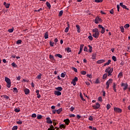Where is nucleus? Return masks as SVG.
<instances>
[{
    "label": "nucleus",
    "instance_id": "f257e3e1",
    "mask_svg": "<svg viewBox=\"0 0 130 130\" xmlns=\"http://www.w3.org/2000/svg\"><path fill=\"white\" fill-rule=\"evenodd\" d=\"M113 72V68L111 67H108L105 70V73L108 74V77L112 76V73Z\"/></svg>",
    "mask_w": 130,
    "mask_h": 130
},
{
    "label": "nucleus",
    "instance_id": "f03ea898",
    "mask_svg": "<svg viewBox=\"0 0 130 130\" xmlns=\"http://www.w3.org/2000/svg\"><path fill=\"white\" fill-rule=\"evenodd\" d=\"M92 32H93L94 34H93V36L94 37V38H98L99 37V35H100V32H99V29L98 28H94L92 30Z\"/></svg>",
    "mask_w": 130,
    "mask_h": 130
},
{
    "label": "nucleus",
    "instance_id": "7ed1b4c3",
    "mask_svg": "<svg viewBox=\"0 0 130 130\" xmlns=\"http://www.w3.org/2000/svg\"><path fill=\"white\" fill-rule=\"evenodd\" d=\"M121 86V87H124L123 89L124 91H125L128 87V84H127V83H122Z\"/></svg>",
    "mask_w": 130,
    "mask_h": 130
},
{
    "label": "nucleus",
    "instance_id": "20e7f679",
    "mask_svg": "<svg viewBox=\"0 0 130 130\" xmlns=\"http://www.w3.org/2000/svg\"><path fill=\"white\" fill-rule=\"evenodd\" d=\"M114 110L115 112H118V113H121L122 112V110L119 108H114Z\"/></svg>",
    "mask_w": 130,
    "mask_h": 130
},
{
    "label": "nucleus",
    "instance_id": "39448f33",
    "mask_svg": "<svg viewBox=\"0 0 130 130\" xmlns=\"http://www.w3.org/2000/svg\"><path fill=\"white\" fill-rule=\"evenodd\" d=\"M98 22H102V19L98 17H96L94 19V23H95V24H98Z\"/></svg>",
    "mask_w": 130,
    "mask_h": 130
},
{
    "label": "nucleus",
    "instance_id": "423d86ee",
    "mask_svg": "<svg viewBox=\"0 0 130 130\" xmlns=\"http://www.w3.org/2000/svg\"><path fill=\"white\" fill-rule=\"evenodd\" d=\"M92 107L94 109H99V108H100V104L99 103H96V105L93 106Z\"/></svg>",
    "mask_w": 130,
    "mask_h": 130
},
{
    "label": "nucleus",
    "instance_id": "0eeeda50",
    "mask_svg": "<svg viewBox=\"0 0 130 130\" xmlns=\"http://www.w3.org/2000/svg\"><path fill=\"white\" fill-rule=\"evenodd\" d=\"M119 6L123 8V9H125V10H127V11H128L129 10V9L126 8V6L125 5H123V3H120Z\"/></svg>",
    "mask_w": 130,
    "mask_h": 130
},
{
    "label": "nucleus",
    "instance_id": "6e6552de",
    "mask_svg": "<svg viewBox=\"0 0 130 130\" xmlns=\"http://www.w3.org/2000/svg\"><path fill=\"white\" fill-rule=\"evenodd\" d=\"M63 122H65L66 125H69V124H70V122H71V121H70L69 119H66L63 120Z\"/></svg>",
    "mask_w": 130,
    "mask_h": 130
},
{
    "label": "nucleus",
    "instance_id": "1a4fd4ad",
    "mask_svg": "<svg viewBox=\"0 0 130 130\" xmlns=\"http://www.w3.org/2000/svg\"><path fill=\"white\" fill-rule=\"evenodd\" d=\"M83 47H84V44L81 45L79 51L78 52V54H81V53L83 51Z\"/></svg>",
    "mask_w": 130,
    "mask_h": 130
},
{
    "label": "nucleus",
    "instance_id": "9d476101",
    "mask_svg": "<svg viewBox=\"0 0 130 130\" xmlns=\"http://www.w3.org/2000/svg\"><path fill=\"white\" fill-rule=\"evenodd\" d=\"M46 119L47 123H52V121H51L50 117H47Z\"/></svg>",
    "mask_w": 130,
    "mask_h": 130
},
{
    "label": "nucleus",
    "instance_id": "9b49d317",
    "mask_svg": "<svg viewBox=\"0 0 130 130\" xmlns=\"http://www.w3.org/2000/svg\"><path fill=\"white\" fill-rule=\"evenodd\" d=\"M103 62H105L104 59L99 60L96 61V63H98V64H101V63H103Z\"/></svg>",
    "mask_w": 130,
    "mask_h": 130
},
{
    "label": "nucleus",
    "instance_id": "f8f14e48",
    "mask_svg": "<svg viewBox=\"0 0 130 130\" xmlns=\"http://www.w3.org/2000/svg\"><path fill=\"white\" fill-rule=\"evenodd\" d=\"M54 95H56L57 96H60V95H61V92L58 91H55Z\"/></svg>",
    "mask_w": 130,
    "mask_h": 130
},
{
    "label": "nucleus",
    "instance_id": "ddd939ff",
    "mask_svg": "<svg viewBox=\"0 0 130 130\" xmlns=\"http://www.w3.org/2000/svg\"><path fill=\"white\" fill-rule=\"evenodd\" d=\"M5 82H6V83H7V84L9 83H11V79H10V78H8V77H5Z\"/></svg>",
    "mask_w": 130,
    "mask_h": 130
},
{
    "label": "nucleus",
    "instance_id": "4468645a",
    "mask_svg": "<svg viewBox=\"0 0 130 130\" xmlns=\"http://www.w3.org/2000/svg\"><path fill=\"white\" fill-rule=\"evenodd\" d=\"M113 82V80L112 79H109V80L106 82V84H108L109 85H110V84H112Z\"/></svg>",
    "mask_w": 130,
    "mask_h": 130
},
{
    "label": "nucleus",
    "instance_id": "2eb2a0df",
    "mask_svg": "<svg viewBox=\"0 0 130 130\" xmlns=\"http://www.w3.org/2000/svg\"><path fill=\"white\" fill-rule=\"evenodd\" d=\"M76 27L77 29L78 33H80V32H81V28H80V25H79V24H77L76 25Z\"/></svg>",
    "mask_w": 130,
    "mask_h": 130
},
{
    "label": "nucleus",
    "instance_id": "dca6fc26",
    "mask_svg": "<svg viewBox=\"0 0 130 130\" xmlns=\"http://www.w3.org/2000/svg\"><path fill=\"white\" fill-rule=\"evenodd\" d=\"M24 91L25 95H28V94L30 93V90L28 88H26Z\"/></svg>",
    "mask_w": 130,
    "mask_h": 130
},
{
    "label": "nucleus",
    "instance_id": "f3484780",
    "mask_svg": "<svg viewBox=\"0 0 130 130\" xmlns=\"http://www.w3.org/2000/svg\"><path fill=\"white\" fill-rule=\"evenodd\" d=\"M110 62H111V60H108V62L104 64V67H106V66H109V64H110Z\"/></svg>",
    "mask_w": 130,
    "mask_h": 130
},
{
    "label": "nucleus",
    "instance_id": "a211bd4d",
    "mask_svg": "<svg viewBox=\"0 0 130 130\" xmlns=\"http://www.w3.org/2000/svg\"><path fill=\"white\" fill-rule=\"evenodd\" d=\"M55 90H57V91H58L59 92H60V91H62L63 88L61 87V86L56 87L55 88Z\"/></svg>",
    "mask_w": 130,
    "mask_h": 130
},
{
    "label": "nucleus",
    "instance_id": "6ab92c4d",
    "mask_svg": "<svg viewBox=\"0 0 130 130\" xmlns=\"http://www.w3.org/2000/svg\"><path fill=\"white\" fill-rule=\"evenodd\" d=\"M49 58L52 60V61H54V60H55V59H54V57L51 54L49 55Z\"/></svg>",
    "mask_w": 130,
    "mask_h": 130
},
{
    "label": "nucleus",
    "instance_id": "aec40b11",
    "mask_svg": "<svg viewBox=\"0 0 130 130\" xmlns=\"http://www.w3.org/2000/svg\"><path fill=\"white\" fill-rule=\"evenodd\" d=\"M96 53H92V59H96Z\"/></svg>",
    "mask_w": 130,
    "mask_h": 130
},
{
    "label": "nucleus",
    "instance_id": "412c9836",
    "mask_svg": "<svg viewBox=\"0 0 130 130\" xmlns=\"http://www.w3.org/2000/svg\"><path fill=\"white\" fill-rule=\"evenodd\" d=\"M61 111H62V108H59V109L56 110V112L57 114H59Z\"/></svg>",
    "mask_w": 130,
    "mask_h": 130
},
{
    "label": "nucleus",
    "instance_id": "4be33fe9",
    "mask_svg": "<svg viewBox=\"0 0 130 130\" xmlns=\"http://www.w3.org/2000/svg\"><path fill=\"white\" fill-rule=\"evenodd\" d=\"M46 5L47 7L48 8H49V9H50V8H51V5H50V3H49V2H47L46 3Z\"/></svg>",
    "mask_w": 130,
    "mask_h": 130
},
{
    "label": "nucleus",
    "instance_id": "5701e85b",
    "mask_svg": "<svg viewBox=\"0 0 130 130\" xmlns=\"http://www.w3.org/2000/svg\"><path fill=\"white\" fill-rule=\"evenodd\" d=\"M67 50V52L69 53V52H72V49L70 47H68L65 49Z\"/></svg>",
    "mask_w": 130,
    "mask_h": 130
},
{
    "label": "nucleus",
    "instance_id": "b1692460",
    "mask_svg": "<svg viewBox=\"0 0 130 130\" xmlns=\"http://www.w3.org/2000/svg\"><path fill=\"white\" fill-rule=\"evenodd\" d=\"M55 56L56 57H59V58H62V55H61L60 54H56L55 55Z\"/></svg>",
    "mask_w": 130,
    "mask_h": 130
},
{
    "label": "nucleus",
    "instance_id": "393cba45",
    "mask_svg": "<svg viewBox=\"0 0 130 130\" xmlns=\"http://www.w3.org/2000/svg\"><path fill=\"white\" fill-rule=\"evenodd\" d=\"M120 29L121 32H122V33H124V28L122 26H121L120 27Z\"/></svg>",
    "mask_w": 130,
    "mask_h": 130
},
{
    "label": "nucleus",
    "instance_id": "a878e982",
    "mask_svg": "<svg viewBox=\"0 0 130 130\" xmlns=\"http://www.w3.org/2000/svg\"><path fill=\"white\" fill-rule=\"evenodd\" d=\"M44 38H45V39H47V38H48V32H46L45 33Z\"/></svg>",
    "mask_w": 130,
    "mask_h": 130
},
{
    "label": "nucleus",
    "instance_id": "bb28decb",
    "mask_svg": "<svg viewBox=\"0 0 130 130\" xmlns=\"http://www.w3.org/2000/svg\"><path fill=\"white\" fill-rule=\"evenodd\" d=\"M80 97L81 99V100H82V101H86V100L84 99V98L83 97V94H82V93L80 92Z\"/></svg>",
    "mask_w": 130,
    "mask_h": 130
},
{
    "label": "nucleus",
    "instance_id": "cd10ccee",
    "mask_svg": "<svg viewBox=\"0 0 130 130\" xmlns=\"http://www.w3.org/2000/svg\"><path fill=\"white\" fill-rule=\"evenodd\" d=\"M107 76H108V74H107V73L104 74L103 75V80L106 79V78H107Z\"/></svg>",
    "mask_w": 130,
    "mask_h": 130
},
{
    "label": "nucleus",
    "instance_id": "c85d7f7f",
    "mask_svg": "<svg viewBox=\"0 0 130 130\" xmlns=\"http://www.w3.org/2000/svg\"><path fill=\"white\" fill-rule=\"evenodd\" d=\"M124 28L125 29H127V28H129V24H126L124 26Z\"/></svg>",
    "mask_w": 130,
    "mask_h": 130
},
{
    "label": "nucleus",
    "instance_id": "c756f323",
    "mask_svg": "<svg viewBox=\"0 0 130 130\" xmlns=\"http://www.w3.org/2000/svg\"><path fill=\"white\" fill-rule=\"evenodd\" d=\"M11 66L13 67V68H18V66L15 63V62H13L11 64Z\"/></svg>",
    "mask_w": 130,
    "mask_h": 130
},
{
    "label": "nucleus",
    "instance_id": "7c9ffc66",
    "mask_svg": "<svg viewBox=\"0 0 130 130\" xmlns=\"http://www.w3.org/2000/svg\"><path fill=\"white\" fill-rule=\"evenodd\" d=\"M62 14H63V11H62V10H61L59 13V17H61L62 16Z\"/></svg>",
    "mask_w": 130,
    "mask_h": 130
},
{
    "label": "nucleus",
    "instance_id": "2f4dec72",
    "mask_svg": "<svg viewBox=\"0 0 130 130\" xmlns=\"http://www.w3.org/2000/svg\"><path fill=\"white\" fill-rule=\"evenodd\" d=\"M123 76V74H122V72H120L118 74V78H121Z\"/></svg>",
    "mask_w": 130,
    "mask_h": 130
},
{
    "label": "nucleus",
    "instance_id": "473e14b6",
    "mask_svg": "<svg viewBox=\"0 0 130 130\" xmlns=\"http://www.w3.org/2000/svg\"><path fill=\"white\" fill-rule=\"evenodd\" d=\"M66 126H67V125H64V124H61L60 125V127L61 128H66Z\"/></svg>",
    "mask_w": 130,
    "mask_h": 130
},
{
    "label": "nucleus",
    "instance_id": "72a5a7b5",
    "mask_svg": "<svg viewBox=\"0 0 130 130\" xmlns=\"http://www.w3.org/2000/svg\"><path fill=\"white\" fill-rule=\"evenodd\" d=\"M101 33L102 34H104V33H105V28L103 27L102 28Z\"/></svg>",
    "mask_w": 130,
    "mask_h": 130
},
{
    "label": "nucleus",
    "instance_id": "f704fd0d",
    "mask_svg": "<svg viewBox=\"0 0 130 130\" xmlns=\"http://www.w3.org/2000/svg\"><path fill=\"white\" fill-rule=\"evenodd\" d=\"M41 74H39V75L37 77V79H38V80H41Z\"/></svg>",
    "mask_w": 130,
    "mask_h": 130
},
{
    "label": "nucleus",
    "instance_id": "c9c22d12",
    "mask_svg": "<svg viewBox=\"0 0 130 130\" xmlns=\"http://www.w3.org/2000/svg\"><path fill=\"white\" fill-rule=\"evenodd\" d=\"M88 47H89V52H92V46H91V45H88Z\"/></svg>",
    "mask_w": 130,
    "mask_h": 130
},
{
    "label": "nucleus",
    "instance_id": "e433bc0d",
    "mask_svg": "<svg viewBox=\"0 0 130 130\" xmlns=\"http://www.w3.org/2000/svg\"><path fill=\"white\" fill-rule=\"evenodd\" d=\"M61 78H64V77H66V72L61 73Z\"/></svg>",
    "mask_w": 130,
    "mask_h": 130
},
{
    "label": "nucleus",
    "instance_id": "4c0bfd02",
    "mask_svg": "<svg viewBox=\"0 0 130 130\" xmlns=\"http://www.w3.org/2000/svg\"><path fill=\"white\" fill-rule=\"evenodd\" d=\"M112 58L113 60H114V61H116V60H117V59H116V57H115V56H113L112 57Z\"/></svg>",
    "mask_w": 130,
    "mask_h": 130
},
{
    "label": "nucleus",
    "instance_id": "58836bf2",
    "mask_svg": "<svg viewBox=\"0 0 130 130\" xmlns=\"http://www.w3.org/2000/svg\"><path fill=\"white\" fill-rule=\"evenodd\" d=\"M21 43H22V40H18L16 42V44H21Z\"/></svg>",
    "mask_w": 130,
    "mask_h": 130
},
{
    "label": "nucleus",
    "instance_id": "ea45409f",
    "mask_svg": "<svg viewBox=\"0 0 130 130\" xmlns=\"http://www.w3.org/2000/svg\"><path fill=\"white\" fill-rule=\"evenodd\" d=\"M70 29L69 27H66L65 30H64V32L65 33H68L69 32V30Z\"/></svg>",
    "mask_w": 130,
    "mask_h": 130
},
{
    "label": "nucleus",
    "instance_id": "a19ab883",
    "mask_svg": "<svg viewBox=\"0 0 130 130\" xmlns=\"http://www.w3.org/2000/svg\"><path fill=\"white\" fill-rule=\"evenodd\" d=\"M8 32H9V33H13V32H14V28L9 29Z\"/></svg>",
    "mask_w": 130,
    "mask_h": 130
},
{
    "label": "nucleus",
    "instance_id": "79ce46f5",
    "mask_svg": "<svg viewBox=\"0 0 130 130\" xmlns=\"http://www.w3.org/2000/svg\"><path fill=\"white\" fill-rule=\"evenodd\" d=\"M50 46L53 47L54 45V42L50 41Z\"/></svg>",
    "mask_w": 130,
    "mask_h": 130
},
{
    "label": "nucleus",
    "instance_id": "37998d69",
    "mask_svg": "<svg viewBox=\"0 0 130 130\" xmlns=\"http://www.w3.org/2000/svg\"><path fill=\"white\" fill-rule=\"evenodd\" d=\"M14 111H15V112H20V108L15 109Z\"/></svg>",
    "mask_w": 130,
    "mask_h": 130
},
{
    "label": "nucleus",
    "instance_id": "c03bdc74",
    "mask_svg": "<svg viewBox=\"0 0 130 130\" xmlns=\"http://www.w3.org/2000/svg\"><path fill=\"white\" fill-rule=\"evenodd\" d=\"M18 129V126H14L12 128V130H17Z\"/></svg>",
    "mask_w": 130,
    "mask_h": 130
},
{
    "label": "nucleus",
    "instance_id": "a18cd8bd",
    "mask_svg": "<svg viewBox=\"0 0 130 130\" xmlns=\"http://www.w3.org/2000/svg\"><path fill=\"white\" fill-rule=\"evenodd\" d=\"M41 118H42V115H38L37 116V119H41Z\"/></svg>",
    "mask_w": 130,
    "mask_h": 130
},
{
    "label": "nucleus",
    "instance_id": "49530a36",
    "mask_svg": "<svg viewBox=\"0 0 130 130\" xmlns=\"http://www.w3.org/2000/svg\"><path fill=\"white\" fill-rule=\"evenodd\" d=\"M73 82H78V77H75L74 79H73Z\"/></svg>",
    "mask_w": 130,
    "mask_h": 130
},
{
    "label": "nucleus",
    "instance_id": "de8ad7c7",
    "mask_svg": "<svg viewBox=\"0 0 130 130\" xmlns=\"http://www.w3.org/2000/svg\"><path fill=\"white\" fill-rule=\"evenodd\" d=\"M94 83L95 84H100V80L97 79Z\"/></svg>",
    "mask_w": 130,
    "mask_h": 130
},
{
    "label": "nucleus",
    "instance_id": "09e8293b",
    "mask_svg": "<svg viewBox=\"0 0 130 130\" xmlns=\"http://www.w3.org/2000/svg\"><path fill=\"white\" fill-rule=\"evenodd\" d=\"M72 70H73L74 72H75V73H77V72H78V69H77V68H76L73 67V68H72Z\"/></svg>",
    "mask_w": 130,
    "mask_h": 130
},
{
    "label": "nucleus",
    "instance_id": "8fccbe9b",
    "mask_svg": "<svg viewBox=\"0 0 130 130\" xmlns=\"http://www.w3.org/2000/svg\"><path fill=\"white\" fill-rule=\"evenodd\" d=\"M17 123L18 124H22L23 123V122H22V121L19 120L18 121H17Z\"/></svg>",
    "mask_w": 130,
    "mask_h": 130
},
{
    "label": "nucleus",
    "instance_id": "3c124183",
    "mask_svg": "<svg viewBox=\"0 0 130 130\" xmlns=\"http://www.w3.org/2000/svg\"><path fill=\"white\" fill-rule=\"evenodd\" d=\"M2 97H4V98H5L6 99H9L10 98V97L7 96V95H2Z\"/></svg>",
    "mask_w": 130,
    "mask_h": 130
},
{
    "label": "nucleus",
    "instance_id": "603ef678",
    "mask_svg": "<svg viewBox=\"0 0 130 130\" xmlns=\"http://www.w3.org/2000/svg\"><path fill=\"white\" fill-rule=\"evenodd\" d=\"M111 107V106H110V104H108L107 105V108L108 110H109L110 109V108Z\"/></svg>",
    "mask_w": 130,
    "mask_h": 130
},
{
    "label": "nucleus",
    "instance_id": "864d4df0",
    "mask_svg": "<svg viewBox=\"0 0 130 130\" xmlns=\"http://www.w3.org/2000/svg\"><path fill=\"white\" fill-rule=\"evenodd\" d=\"M95 3H102L103 2V0H95Z\"/></svg>",
    "mask_w": 130,
    "mask_h": 130
},
{
    "label": "nucleus",
    "instance_id": "5fc2aeb1",
    "mask_svg": "<svg viewBox=\"0 0 130 130\" xmlns=\"http://www.w3.org/2000/svg\"><path fill=\"white\" fill-rule=\"evenodd\" d=\"M87 74V72L86 71H81V75H86Z\"/></svg>",
    "mask_w": 130,
    "mask_h": 130
},
{
    "label": "nucleus",
    "instance_id": "6e6d98bb",
    "mask_svg": "<svg viewBox=\"0 0 130 130\" xmlns=\"http://www.w3.org/2000/svg\"><path fill=\"white\" fill-rule=\"evenodd\" d=\"M70 111H74V110H75V108L74 107H71L70 108Z\"/></svg>",
    "mask_w": 130,
    "mask_h": 130
},
{
    "label": "nucleus",
    "instance_id": "4d7b16f0",
    "mask_svg": "<svg viewBox=\"0 0 130 130\" xmlns=\"http://www.w3.org/2000/svg\"><path fill=\"white\" fill-rule=\"evenodd\" d=\"M88 39H89V40H90V41H92V40H93V37H92L91 36H89Z\"/></svg>",
    "mask_w": 130,
    "mask_h": 130
},
{
    "label": "nucleus",
    "instance_id": "13d9d810",
    "mask_svg": "<svg viewBox=\"0 0 130 130\" xmlns=\"http://www.w3.org/2000/svg\"><path fill=\"white\" fill-rule=\"evenodd\" d=\"M113 90H114V92L116 93V92H117L116 90V86H113Z\"/></svg>",
    "mask_w": 130,
    "mask_h": 130
},
{
    "label": "nucleus",
    "instance_id": "bf43d9fd",
    "mask_svg": "<svg viewBox=\"0 0 130 130\" xmlns=\"http://www.w3.org/2000/svg\"><path fill=\"white\" fill-rule=\"evenodd\" d=\"M88 119H89V120H90L91 121H93V117H92V116H89Z\"/></svg>",
    "mask_w": 130,
    "mask_h": 130
},
{
    "label": "nucleus",
    "instance_id": "052dcab7",
    "mask_svg": "<svg viewBox=\"0 0 130 130\" xmlns=\"http://www.w3.org/2000/svg\"><path fill=\"white\" fill-rule=\"evenodd\" d=\"M110 14H111L112 15L114 14V11L113 10V9H111L110 11Z\"/></svg>",
    "mask_w": 130,
    "mask_h": 130
},
{
    "label": "nucleus",
    "instance_id": "680f3d73",
    "mask_svg": "<svg viewBox=\"0 0 130 130\" xmlns=\"http://www.w3.org/2000/svg\"><path fill=\"white\" fill-rule=\"evenodd\" d=\"M16 79L17 80V81H20L21 80V76H18V77H17Z\"/></svg>",
    "mask_w": 130,
    "mask_h": 130
},
{
    "label": "nucleus",
    "instance_id": "e2e57ef3",
    "mask_svg": "<svg viewBox=\"0 0 130 130\" xmlns=\"http://www.w3.org/2000/svg\"><path fill=\"white\" fill-rule=\"evenodd\" d=\"M36 116H37V115L35 113H34L31 115V117H32V118H35V117H36Z\"/></svg>",
    "mask_w": 130,
    "mask_h": 130
},
{
    "label": "nucleus",
    "instance_id": "0e129e2a",
    "mask_svg": "<svg viewBox=\"0 0 130 130\" xmlns=\"http://www.w3.org/2000/svg\"><path fill=\"white\" fill-rule=\"evenodd\" d=\"M5 7L6 9H9V8H10V4H7V5H5Z\"/></svg>",
    "mask_w": 130,
    "mask_h": 130
},
{
    "label": "nucleus",
    "instance_id": "69168bd1",
    "mask_svg": "<svg viewBox=\"0 0 130 130\" xmlns=\"http://www.w3.org/2000/svg\"><path fill=\"white\" fill-rule=\"evenodd\" d=\"M99 101H100V102H102L103 100H102V97L100 96L98 99Z\"/></svg>",
    "mask_w": 130,
    "mask_h": 130
},
{
    "label": "nucleus",
    "instance_id": "338daca9",
    "mask_svg": "<svg viewBox=\"0 0 130 130\" xmlns=\"http://www.w3.org/2000/svg\"><path fill=\"white\" fill-rule=\"evenodd\" d=\"M11 82L9 83H7V87L8 88H11Z\"/></svg>",
    "mask_w": 130,
    "mask_h": 130
},
{
    "label": "nucleus",
    "instance_id": "774afa93",
    "mask_svg": "<svg viewBox=\"0 0 130 130\" xmlns=\"http://www.w3.org/2000/svg\"><path fill=\"white\" fill-rule=\"evenodd\" d=\"M117 8L118 12H119V10L120 9V7L119 6V5H117Z\"/></svg>",
    "mask_w": 130,
    "mask_h": 130
}]
</instances>
